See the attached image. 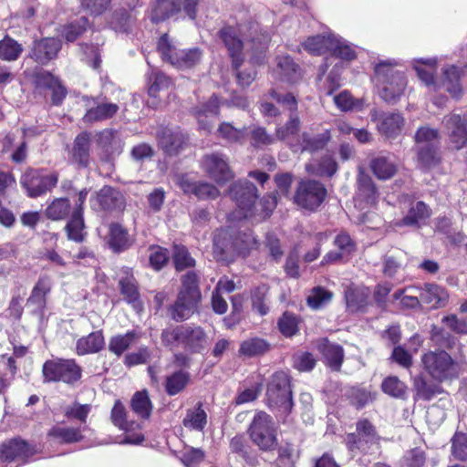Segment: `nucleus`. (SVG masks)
<instances>
[{"label": "nucleus", "mask_w": 467, "mask_h": 467, "mask_svg": "<svg viewBox=\"0 0 467 467\" xmlns=\"http://www.w3.org/2000/svg\"><path fill=\"white\" fill-rule=\"evenodd\" d=\"M436 58L415 59L413 67L419 78L430 90L438 91L442 87L452 98L459 99L462 95V88L460 82V68L455 66L444 68L442 82L439 83L433 77L436 71Z\"/></svg>", "instance_id": "1"}, {"label": "nucleus", "mask_w": 467, "mask_h": 467, "mask_svg": "<svg viewBox=\"0 0 467 467\" xmlns=\"http://www.w3.org/2000/svg\"><path fill=\"white\" fill-rule=\"evenodd\" d=\"M161 338L164 346L171 349L181 347L190 353H201L209 344L204 329L192 324L166 328L161 332Z\"/></svg>", "instance_id": "2"}, {"label": "nucleus", "mask_w": 467, "mask_h": 467, "mask_svg": "<svg viewBox=\"0 0 467 467\" xmlns=\"http://www.w3.org/2000/svg\"><path fill=\"white\" fill-rule=\"evenodd\" d=\"M181 282L182 286L177 299L170 308L171 318L177 322L190 318L197 310L202 299L199 275L195 272H187L182 276Z\"/></svg>", "instance_id": "3"}, {"label": "nucleus", "mask_w": 467, "mask_h": 467, "mask_svg": "<svg viewBox=\"0 0 467 467\" xmlns=\"http://www.w3.org/2000/svg\"><path fill=\"white\" fill-rule=\"evenodd\" d=\"M395 60H380L375 67L377 82L380 86L379 95L389 103L396 102L404 93L407 79L402 71L395 68Z\"/></svg>", "instance_id": "4"}, {"label": "nucleus", "mask_w": 467, "mask_h": 467, "mask_svg": "<svg viewBox=\"0 0 467 467\" xmlns=\"http://www.w3.org/2000/svg\"><path fill=\"white\" fill-rule=\"evenodd\" d=\"M266 401L268 407L276 410L281 414L287 415L293 408L290 379L284 371L275 372L266 389Z\"/></svg>", "instance_id": "5"}, {"label": "nucleus", "mask_w": 467, "mask_h": 467, "mask_svg": "<svg viewBox=\"0 0 467 467\" xmlns=\"http://www.w3.org/2000/svg\"><path fill=\"white\" fill-rule=\"evenodd\" d=\"M421 362L424 369L436 380L445 381L459 376L460 365L444 350L426 352Z\"/></svg>", "instance_id": "6"}, {"label": "nucleus", "mask_w": 467, "mask_h": 467, "mask_svg": "<svg viewBox=\"0 0 467 467\" xmlns=\"http://www.w3.org/2000/svg\"><path fill=\"white\" fill-rule=\"evenodd\" d=\"M158 51L164 61L178 68H190L198 64L202 58V51L199 48L178 50L167 34L159 39Z\"/></svg>", "instance_id": "7"}, {"label": "nucleus", "mask_w": 467, "mask_h": 467, "mask_svg": "<svg viewBox=\"0 0 467 467\" xmlns=\"http://www.w3.org/2000/svg\"><path fill=\"white\" fill-rule=\"evenodd\" d=\"M252 441L263 451H272L277 445L276 428L273 418L265 411L257 412L249 428Z\"/></svg>", "instance_id": "8"}, {"label": "nucleus", "mask_w": 467, "mask_h": 467, "mask_svg": "<svg viewBox=\"0 0 467 467\" xmlns=\"http://www.w3.org/2000/svg\"><path fill=\"white\" fill-rule=\"evenodd\" d=\"M42 371L45 381H63L67 384L79 380L82 372L74 359L62 358L46 361Z\"/></svg>", "instance_id": "9"}, {"label": "nucleus", "mask_w": 467, "mask_h": 467, "mask_svg": "<svg viewBox=\"0 0 467 467\" xmlns=\"http://www.w3.org/2000/svg\"><path fill=\"white\" fill-rule=\"evenodd\" d=\"M327 191L323 183L316 180H302L295 192L294 202L299 207L317 210L327 197Z\"/></svg>", "instance_id": "10"}, {"label": "nucleus", "mask_w": 467, "mask_h": 467, "mask_svg": "<svg viewBox=\"0 0 467 467\" xmlns=\"http://www.w3.org/2000/svg\"><path fill=\"white\" fill-rule=\"evenodd\" d=\"M228 195L239 210V217L248 218L254 215V205L258 197L257 188L247 180H239L231 184Z\"/></svg>", "instance_id": "11"}, {"label": "nucleus", "mask_w": 467, "mask_h": 467, "mask_svg": "<svg viewBox=\"0 0 467 467\" xmlns=\"http://www.w3.org/2000/svg\"><path fill=\"white\" fill-rule=\"evenodd\" d=\"M442 126L451 149L467 148V111L461 115L455 111L443 117Z\"/></svg>", "instance_id": "12"}, {"label": "nucleus", "mask_w": 467, "mask_h": 467, "mask_svg": "<svg viewBox=\"0 0 467 467\" xmlns=\"http://www.w3.org/2000/svg\"><path fill=\"white\" fill-rule=\"evenodd\" d=\"M112 423L119 430L125 431V437L121 444H140L144 441V435L140 431L141 425L134 420H127L124 405L120 400H116L110 414Z\"/></svg>", "instance_id": "13"}, {"label": "nucleus", "mask_w": 467, "mask_h": 467, "mask_svg": "<svg viewBox=\"0 0 467 467\" xmlns=\"http://www.w3.org/2000/svg\"><path fill=\"white\" fill-rule=\"evenodd\" d=\"M356 433H348L346 437L348 448L354 451L356 450L367 452L371 445L377 444L379 441L375 427L366 419L357 422Z\"/></svg>", "instance_id": "14"}, {"label": "nucleus", "mask_w": 467, "mask_h": 467, "mask_svg": "<svg viewBox=\"0 0 467 467\" xmlns=\"http://www.w3.org/2000/svg\"><path fill=\"white\" fill-rule=\"evenodd\" d=\"M270 97L292 111L288 121L285 125L277 127L275 130L277 140H286L299 131L300 120L298 116L294 113L297 109V101L292 94L281 95L275 89L270 91Z\"/></svg>", "instance_id": "15"}, {"label": "nucleus", "mask_w": 467, "mask_h": 467, "mask_svg": "<svg viewBox=\"0 0 467 467\" xmlns=\"http://www.w3.org/2000/svg\"><path fill=\"white\" fill-rule=\"evenodd\" d=\"M58 181L56 173L44 175L36 170L26 171L21 177V184L26 190L27 195L36 198L51 191Z\"/></svg>", "instance_id": "16"}, {"label": "nucleus", "mask_w": 467, "mask_h": 467, "mask_svg": "<svg viewBox=\"0 0 467 467\" xmlns=\"http://www.w3.org/2000/svg\"><path fill=\"white\" fill-rule=\"evenodd\" d=\"M202 168L208 176L218 184H223L234 178L227 158L222 153L205 155L202 161Z\"/></svg>", "instance_id": "17"}, {"label": "nucleus", "mask_w": 467, "mask_h": 467, "mask_svg": "<svg viewBox=\"0 0 467 467\" xmlns=\"http://www.w3.org/2000/svg\"><path fill=\"white\" fill-rule=\"evenodd\" d=\"M88 193V190L87 188L78 192L71 216L65 227L68 239L78 243L83 241V230L85 226L83 212Z\"/></svg>", "instance_id": "18"}, {"label": "nucleus", "mask_w": 467, "mask_h": 467, "mask_svg": "<svg viewBox=\"0 0 467 467\" xmlns=\"http://www.w3.org/2000/svg\"><path fill=\"white\" fill-rule=\"evenodd\" d=\"M371 119L377 122L379 132L388 139L398 137L404 127L405 119L400 113L378 114L376 110L371 112Z\"/></svg>", "instance_id": "19"}, {"label": "nucleus", "mask_w": 467, "mask_h": 467, "mask_svg": "<svg viewBox=\"0 0 467 467\" xmlns=\"http://www.w3.org/2000/svg\"><path fill=\"white\" fill-rule=\"evenodd\" d=\"M220 104L219 98L213 94L207 101L201 103L192 109L200 129L208 132L212 130L213 121L220 113Z\"/></svg>", "instance_id": "20"}, {"label": "nucleus", "mask_w": 467, "mask_h": 467, "mask_svg": "<svg viewBox=\"0 0 467 467\" xmlns=\"http://www.w3.org/2000/svg\"><path fill=\"white\" fill-rule=\"evenodd\" d=\"M160 148L167 154H176L186 143V137L180 128L161 127L156 133Z\"/></svg>", "instance_id": "21"}, {"label": "nucleus", "mask_w": 467, "mask_h": 467, "mask_svg": "<svg viewBox=\"0 0 467 467\" xmlns=\"http://www.w3.org/2000/svg\"><path fill=\"white\" fill-rule=\"evenodd\" d=\"M35 453V451L24 441L12 440L2 445L0 459L4 462H26L27 459Z\"/></svg>", "instance_id": "22"}, {"label": "nucleus", "mask_w": 467, "mask_h": 467, "mask_svg": "<svg viewBox=\"0 0 467 467\" xmlns=\"http://www.w3.org/2000/svg\"><path fill=\"white\" fill-rule=\"evenodd\" d=\"M219 36L233 59V66L237 68L244 60V45L239 37L237 29L233 26H224L219 31Z\"/></svg>", "instance_id": "23"}, {"label": "nucleus", "mask_w": 467, "mask_h": 467, "mask_svg": "<svg viewBox=\"0 0 467 467\" xmlns=\"http://www.w3.org/2000/svg\"><path fill=\"white\" fill-rule=\"evenodd\" d=\"M316 348L322 354L325 363L332 370H340L344 360V349L340 345L330 343L327 338H319L315 342Z\"/></svg>", "instance_id": "24"}, {"label": "nucleus", "mask_w": 467, "mask_h": 467, "mask_svg": "<svg viewBox=\"0 0 467 467\" xmlns=\"http://www.w3.org/2000/svg\"><path fill=\"white\" fill-rule=\"evenodd\" d=\"M358 191L356 193V203L361 206V202L372 205L378 198V191L371 177L359 167L357 175Z\"/></svg>", "instance_id": "25"}, {"label": "nucleus", "mask_w": 467, "mask_h": 467, "mask_svg": "<svg viewBox=\"0 0 467 467\" xmlns=\"http://www.w3.org/2000/svg\"><path fill=\"white\" fill-rule=\"evenodd\" d=\"M61 48V43L55 37H46L35 41L30 56L40 64H47L54 59Z\"/></svg>", "instance_id": "26"}, {"label": "nucleus", "mask_w": 467, "mask_h": 467, "mask_svg": "<svg viewBox=\"0 0 467 467\" xmlns=\"http://www.w3.org/2000/svg\"><path fill=\"white\" fill-rule=\"evenodd\" d=\"M431 210L422 201L411 202L406 215L395 223L396 226L420 227L431 217Z\"/></svg>", "instance_id": "27"}, {"label": "nucleus", "mask_w": 467, "mask_h": 467, "mask_svg": "<svg viewBox=\"0 0 467 467\" xmlns=\"http://www.w3.org/2000/svg\"><path fill=\"white\" fill-rule=\"evenodd\" d=\"M419 296L421 303L429 306L431 308L444 307L449 301L447 290L436 284H426L423 287H419Z\"/></svg>", "instance_id": "28"}, {"label": "nucleus", "mask_w": 467, "mask_h": 467, "mask_svg": "<svg viewBox=\"0 0 467 467\" xmlns=\"http://www.w3.org/2000/svg\"><path fill=\"white\" fill-rule=\"evenodd\" d=\"M103 211L120 210L124 206L123 195L116 189L105 186L97 193L94 208Z\"/></svg>", "instance_id": "29"}, {"label": "nucleus", "mask_w": 467, "mask_h": 467, "mask_svg": "<svg viewBox=\"0 0 467 467\" xmlns=\"http://www.w3.org/2000/svg\"><path fill=\"white\" fill-rule=\"evenodd\" d=\"M275 78L286 82H296L300 77L299 66L288 55L276 57V67L274 69Z\"/></svg>", "instance_id": "30"}, {"label": "nucleus", "mask_w": 467, "mask_h": 467, "mask_svg": "<svg viewBox=\"0 0 467 467\" xmlns=\"http://www.w3.org/2000/svg\"><path fill=\"white\" fill-rule=\"evenodd\" d=\"M407 254L400 249L389 252L383 257V274L389 278H393L396 275L403 270L407 265Z\"/></svg>", "instance_id": "31"}, {"label": "nucleus", "mask_w": 467, "mask_h": 467, "mask_svg": "<svg viewBox=\"0 0 467 467\" xmlns=\"http://www.w3.org/2000/svg\"><path fill=\"white\" fill-rule=\"evenodd\" d=\"M90 135L88 132L78 134L73 144L71 155L72 161L81 167H87L89 163Z\"/></svg>", "instance_id": "32"}, {"label": "nucleus", "mask_w": 467, "mask_h": 467, "mask_svg": "<svg viewBox=\"0 0 467 467\" xmlns=\"http://www.w3.org/2000/svg\"><path fill=\"white\" fill-rule=\"evenodd\" d=\"M182 0H156L151 20L157 23L177 15L182 11Z\"/></svg>", "instance_id": "33"}, {"label": "nucleus", "mask_w": 467, "mask_h": 467, "mask_svg": "<svg viewBox=\"0 0 467 467\" xmlns=\"http://www.w3.org/2000/svg\"><path fill=\"white\" fill-rule=\"evenodd\" d=\"M130 409L141 420H148L150 417L153 405L146 389L133 394L130 399Z\"/></svg>", "instance_id": "34"}, {"label": "nucleus", "mask_w": 467, "mask_h": 467, "mask_svg": "<svg viewBox=\"0 0 467 467\" xmlns=\"http://www.w3.org/2000/svg\"><path fill=\"white\" fill-rule=\"evenodd\" d=\"M105 345L104 337L101 331H95L82 337L77 341L76 350L78 355H87L97 353L103 348Z\"/></svg>", "instance_id": "35"}, {"label": "nucleus", "mask_w": 467, "mask_h": 467, "mask_svg": "<svg viewBox=\"0 0 467 467\" xmlns=\"http://www.w3.org/2000/svg\"><path fill=\"white\" fill-rule=\"evenodd\" d=\"M51 287L52 281L50 277L47 275L39 277L27 299V304L36 306L37 309H43L46 306V296L50 292Z\"/></svg>", "instance_id": "36"}, {"label": "nucleus", "mask_w": 467, "mask_h": 467, "mask_svg": "<svg viewBox=\"0 0 467 467\" xmlns=\"http://www.w3.org/2000/svg\"><path fill=\"white\" fill-rule=\"evenodd\" d=\"M140 337L135 330L128 331L125 334H119L111 337L109 341V350L116 356H121Z\"/></svg>", "instance_id": "37"}, {"label": "nucleus", "mask_w": 467, "mask_h": 467, "mask_svg": "<svg viewBox=\"0 0 467 467\" xmlns=\"http://www.w3.org/2000/svg\"><path fill=\"white\" fill-rule=\"evenodd\" d=\"M370 169L379 180H389L397 172V164L387 156H379L370 162Z\"/></svg>", "instance_id": "38"}, {"label": "nucleus", "mask_w": 467, "mask_h": 467, "mask_svg": "<svg viewBox=\"0 0 467 467\" xmlns=\"http://www.w3.org/2000/svg\"><path fill=\"white\" fill-rule=\"evenodd\" d=\"M132 239L127 230L118 223L111 224L109 227V244L115 252H121L128 249L132 244Z\"/></svg>", "instance_id": "39"}, {"label": "nucleus", "mask_w": 467, "mask_h": 467, "mask_svg": "<svg viewBox=\"0 0 467 467\" xmlns=\"http://www.w3.org/2000/svg\"><path fill=\"white\" fill-rule=\"evenodd\" d=\"M335 35L309 36L303 44V47L311 55L319 56L329 52Z\"/></svg>", "instance_id": "40"}, {"label": "nucleus", "mask_w": 467, "mask_h": 467, "mask_svg": "<svg viewBox=\"0 0 467 467\" xmlns=\"http://www.w3.org/2000/svg\"><path fill=\"white\" fill-rule=\"evenodd\" d=\"M119 110V106L115 103H101L87 110L83 117L86 123L102 121L112 118Z\"/></svg>", "instance_id": "41"}, {"label": "nucleus", "mask_w": 467, "mask_h": 467, "mask_svg": "<svg viewBox=\"0 0 467 467\" xmlns=\"http://www.w3.org/2000/svg\"><path fill=\"white\" fill-rule=\"evenodd\" d=\"M48 436L62 443H73L83 439L78 428L54 426L48 431Z\"/></svg>", "instance_id": "42"}, {"label": "nucleus", "mask_w": 467, "mask_h": 467, "mask_svg": "<svg viewBox=\"0 0 467 467\" xmlns=\"http://www.w3.org/2000/svg\"><path fill=\"white\" fill-rule=\"evenodd\" d=\"M123 274L124 275L119 279L120 292L128 303L136 304L139 300L140 294L135 278L129 269H124Z\"/></svg>", "instance_id": "43"}, {"label": "nucleus", "mask_w": 467, "mask_h": 467, "mask_svg": "<svg viewBox=\"0 0 467 467\" xmlns=\"http://www.w3.org/2000/svg\"><path fill=\"white\" fill-rule=\"evenodd\" d=\"M71 204L67 198H56L46 209V215L53 221H60L68 217Z\"/></svg>", "instance_id": "44"}, {"label": "nucleus", "mask_w": 467, "mask_h": 467, "mask_svg": "<svg viewBox=\"0 0 467 467\" xmlns=\"http://www.w3.org/2000/svg\"><path fill=\"white\" fill-rule=\"evenodd\" d=\"M189 381V373L183 370H178L166 378L165 390L170 396L177 395L185 389Z\"/></svg>", "instance_id": "45"}, {"label": "nucleus", "mask_w": 467, "mask_h": 467, "mask_svg": "<svg viewBox=\"0 0 467 467\" xmlns=\"http://www.w3.org/2000/svg\"><path fill=\"white\" fill-rule=\"evenodd\" d=\"M368 290L364 288H348L345 293L347 306L350 311L362 310L368 304Z\"/></svg>", "instance_id": "46"}, {"label": "nucleus", "mask_w": 467, "mask_h": 467, "mask_svg": "<svg viewBox=\"0 0 467 467\" xmlns=\"http://www.w3.org/2000/svg\"><path fill=\"white\" fill-rule=\"evenodd\" d=\"M217 132L222 139L229 142L243 143L246 137L247 130L245 127L237 129L230 122H223L220 124Z\"/></svg>", "instance_id": "47"}, {"label": "nucleus", "mask_w": 467, "mask_h": 467, "mask_svg": "<svg viewBox=\"0 0 467 467\" xmlns=\"http://www.w3.org/2000/svg\"><path fill=\"white\" fill-rule=\"evenodd\" d=\"M334 57L344 61L354 60L357 57L355 50L348 42L339 36H335L332 42V47L329 51Z\"/></svg>", "instance_id": "48"}, {"label": "nucleus", "mask_w": 467, "mask_h": 467, "mask_svg": "<svg viewBox=\"0 0 467 467\" xmlns=\"http://www.w3.org/2000/svg\"><path fill=\"white\" fill-rule=\"evenodd\" d=\"M268 349L269 344L265 340L254 337L244 341L240 346L239 352L247 357H254L262 355Z\"/></svg>", "instance_id": "49"}, {"label": "nucleus", "mask_w": 467, "mask_h": 467, "mask_svg": "<svg viewBox=\"0 0 467 467\" xmlns=\"http://www.w3.org/2000/svg\"><path fill=\"white\" fill-rule=\"evenodd\" d=\"M329 139L330 135L327 130L314 137L305 132L301 135V148L303 150L316 151L323 149Z\"/></svg>", "instance_id": "50"}, {"label": "nucleus", "mask_w": 467, "mask_h": 467, "mask_svg": "<svg viewBox=\"0 0 467 467\" xmlns=\"http://www.w3.org/2000/svg\"><path fill=\"white\" fill-rule=\"evenodd\" d=\"M23 48L20 44L11 37H5L0 41V57L4 60H16Z\"/></svg>", "instance_id": "51"}, {"label": "nucleus", "mask_w": 467, "mask_h": 467, "mask_svg": "<svg viewBox=\"0 0 467 467\" xmlns=\"http://www.w3.org/2000/svg\"><path fill=\"white\" fill-rule=\"evenodd\" d=\"M414 140L418 146H436L440 140V132L437 129L422 126L416 131Z\"/></svg>", "instance_id": "52"}, {"label": "nucleus", "mask_w": 467, "mask_h": 467, "mask_svg": "<svg viewBox=\"0 0 467 467\" xmlns=\"http://www.w3.org/2000/svg\"><path fill=\"white\" fill-rule=\"evenodd\" d=\"M336 106L342 111H348L353 109L360 110L363 107L362 99H355L351 94L347 91H341L334 97Z\"/></svg>", "instance_id": "53"}, {"label": "nucleus", "mask_w": 467, "mask_h": 467, "mask_svg": "<svg viewBox=\"0 0 467 467\" xmlns=\"http://www.w3.org/2000/svg\"><path fill=\"white\" fill-rule=\"evenodd\" d=\"M172 257L175 268L178 271H182L185 268L192 267L195 265V260L190 255L187 248L183 245L175 244L173 246Z\"/></svg>", "instance_id": "54"}, {"label": "nucleus", "mask_w": 467, "mask_h": 467, "mask_svg": "<svg viewBox=\"0 0 467 467\" xmlns=\"http://www.w3.org/2000/svg\"><path fill=\"white\" fill-rule=\"evenodd\" d=\"M333 294L322 287H315L307 296V304L312 309H319L328 304Z\"/></svg>", "instance_id": "55"}, {"label": "nucleus", "mask_w": 467, "mask_h": 467, "mask_svg": "<svg viewBox=\"0 0 467 467\" xmlns=\"http://www.w3.org/2000/svg\"><path fill=\"white\" fill-rule=\"evenodd\" d=\"M206 418L205 411L199 405L198 408L187 412L183 420V425L186 428L202 431L206 424Z\"/></svg>", "instance_id": "56"}, {"label": "nucleus", "mask_w": 467, "mask_h": 467, "mask_svg": "<svg viewBox=\"0 0 467 467\" xmlns=\"http://www.w3.org/2000/svg\"><path fill=\"white\" fill-rule=\"evenodd\" d=\"M381 388L386 394L394 398H404L407 391V386L395 376L385 379Z\"/></svg>", "instance_id": "57"}, {"label": "nucleus", "mask_w": 467, "mask_h": 467, "mask_svg": "<svg viewBox=\"0 0 467 467\" xmlns=\"http://www.w3.org/2000/svg\"><path fill=\"white\" fill-rule=\"evenodd\" d=\"M251 145L254 148H264L275 142L276 136L269 134L263 127H254L250 131Z\"/></svg>", "instance_id": "58"}, {"label": "nucleus", "mask_w": 467, "mask_h": 467, "mask_svg": "<svg viewBox=\"0 0 467 467\" xmlns=\"http://www.w3.org/2000/svg\"><path fill=\"white\" fill-rule=\"evenodd\" d=\"M88 26V18L82 16L64 26L62 36L67 41L73 42L87 29Z\"/></svg>", "instance_id": "59"}, {"label": "nucleus", "mask_w": 467, "mask_h": 467, "mask_svg": "<svg viewBox=\"0 0 467 467\" xmlns=\"http://www.w3.org/2000/svg\"><path fill=\"white\" fill-rule=\"evenodd\" d=\"M149 95L157 97L159 91L167 89L171 85V79L162 72H153L150 77Z\"/></svg>", "instance_id": "60"}, {"label": "nucleus", "mask_w": 467, "mask_h": 467, "mask_svg": "<svg viewBox=\"0 0 467 467\" xmlns=\"http://www.w3.org/2000/svg\"><path fill=\"white\" fill-rule=\"evenodd\" d=\"M268 287L264 285L256 287L252 293L253 310L258 312L261 316L266 315L269 311V308L265 302Z\"/></svg>", "instance_id": "61"}, {"label": "nucleus", "mask_w": 467, "mask_h": 467, "mask_svg": "<svg viewBox=\"0 0 467 467\" xmlns=\"http://www.w3.org/2000/svg\"><path fill=\"white\" fill-rule=\"evenodd\" d=\"M350 402L357 408H363L371 401L374 397L371 392L364 388L353 387L348 392Z\"/></svg>", "instance_id": "62"}, {"label": "nucleus", "mask_w": 467, "mask_h": 467, "mask_svg": "<svg viewBox=\"0 0 467 467\" xmlns=\"http://www.w3.org/2000/svg\"><path fill=\"white\" fill-rule=\"evenodd\" d=\"M418 162L424 168L436 165L438 162L436 146H418Z\"/></svg>", "instance_id": "63"}, {"label": "nucleus", "mask_w": 467, "mask_h": 467, "mask_svg": "<svg viewBox=\"0 0 467 467\" xmlns=\"http://www.w3.org/2000/svg\"><path fill=\"white\" fill-rule=\"evenodd\" d=\"M451 454L460 461H467V436L464 433H455L451 439Z\"/></svg>", "instance_id": "64"}]
</instances>
